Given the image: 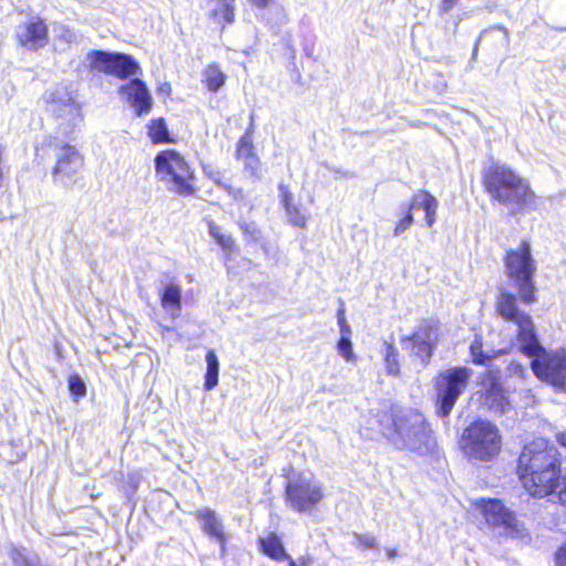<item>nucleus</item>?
Returning <instances> with one entry per match:
<instances>
[{"label": "nucleus", "mask_w": 566, "mask_h": 566, "mask_svg": "<svg viewBox=\"0 0 566 566\" xmlns=\"http://www.w3.org/2000/svg\"><path fill=\"white\" fill-rule=\"evenodd\" d=\"M379 424L382 434L398 449L426 454L436 447L432 430L423 415L416 410L392 407L390 415L381 416Z\"/></svg>", "instance_id": "obj_1"}, {"label": "nucleus", "mask_w": 566, "mask_h": 566, "mask_svg": "<svg viewBox=\"0 0 566 566\" xmlns=\"http://www.w3.org/2000/svg\"><path fill=\"white\" fill-rule=\"evenodd\" d=\"M483 186L491 198L512 216L535 209L536 195L530 182L506 165L493 164L484 170Z\"/></svg>", "instance_id": "obj_2"}, {"label": "nucleus", "mask_w": 566, "mask_h": 566, "mask_svg": "<svg viewBox=\"0 0 566 566\" xmlns=\"http://www.w3.org/2000/svg\"><path fill=\"white\" fill-rule=\"evenodd\" d=\"M497 315L515 325V340L517 350L531 360L544 352L533 317L521 310L517 296L507 291H500L495 301Z\"/></svg>", "instance_id": "obj_3"}, {"label": "nucleus", "mask_w": 566, "mask_h": 566, "mask_svg": "<svg viewBox=\"0 0 566 566\" xmlns=\"http://www.w3.org/2000/svg\"><path fill=\"white\" fill-rule=\"evenodd\" d=\"M504 265L507 276L517 291V301L526 305L535 303L537 301L534 282L536 264L531 244L522 241L517 249H510L504 258Z\"/></svg>", "instance_id": "obj_4"}, {"label": "nucleus", "mask_w": 566, "mask_h": 566, "mask_svg": "<svg viewBox=\"0 0 566 566\" xmlns=\"http://www.w3.org/2000/svg\"><path fill=\"white\" fill-rule=\"evenodd\" d=\"M157 178L167 190L181 197H189L196 192L193 186L195 172L185 158L175 150H164L155 157Z\"/></svg>", "instance_id": "obj_5"}, {"label": "nucleus", "mask_w": 566, "mask_h": 566, "mask_svg": "<svg viewBox=\"0 0 566 566\" xmlns=\"http://www.w3.org/2000/svg\"><path fill=\"white\" fill-rule=\"evenodd\" d=\"M460 444L468 458L490 461L501 450V436L495 424L476 420L463 430Z\"/></svg>", "instance_id": "obj_6"}, {"label": "nucleus", "mask_w": 566, "mask_h": 566, "mask_svg": "<svg viewBox=\"0 0 566 566\" xmlns=\"http://www.w3.org/2000/svg\"><path fill=\"white\" fill-rule=\"evenodd\" d=\"M472 374V369L467 366L451 367L439 373L434 381L439 417L447 418L450 415L457 400L464 392Z\"/></svg>", "instance_id": "obj_7"}, {"label": "nucleus", "mask_w": 566, "mask_h": 566, "mask_svg": "<svg viewBox=\"0 0 566 566\" xmlns=\"http://www.w3.org/2000/svg\"><path fill=\"white\" fill-rule=\"evenodd\" d=\"M48 111L51 112L56 122L59 132L69 136L80 126L83 120L80 105L75 102L66 86L56 85L44 94Z\"/></svg>", "instance_id": "obj_8"}, {"label": "nucleus", "mask_w": 566, "mask_h": 566, "mask_svg": "<svg viewBox=\"0 0 566 566\" xmlns=\"http://www.w3.org/2000/svg\"><path fill=\"white\" fill-rule=\"evenodd\" d=\"M475 507L489 526L503 528L504 534L512 538L525 539L528 537L524 523L501 500L481 497L476 500Z\"/></svg>", "instance_id": "obj_9"}, {"label": "nucleus", "mask_w": 566, "mask_h": 566, "mask_svg": "<svg viewBox=\"0 0 566 566\" xmlns=\"http://www.w3.org/2000/svg\"><path fill=\"white\" fill-rule=\"evenodd\" d=\"M554 444L545 439H536L526 444L520 454L517 471L520 479L545 472L551 469H558L560 460Z\"/></svg>", "instance_id": "obj_10"}, {"label": "nucleus", "mask_w": 566, "mask_h": 566, "mask_svg": "<svg viewBox=\"0 0 566 566\" xmlns=\"http://www.w3.org/2000/svg\"><path fill=\"white\" fill-rule=\"evenodd\" d=\"M86 60L91 70L114 75L119 80H130L142 73L137 60L122 52L93 50L86 54Z\"/></svg>", "instance_id": "obj_11"}, {"label": "nucleus", "mask_w": 566, "mask_h": 566, "mask_svg": "<svg viewBox=\"0 0 566 566\" xmlns=\"http://www.w3.org/2000/svg\"><path fill=\"white\" fill-rule=\"evenodd\" d=\"M55 157L52 178L55 185L70 188L76 182V176L84 165V158L75 146L59 140L51 143Z\"/></svg>", "instance_id": "obj_12"}, {"label": "nucleus", "mask_w": 566, "mask_h": 566, "mask_svg": "<svg viewBox=\"0 0 566 566\" xmlns=\"http://www.w3.org/2000/svg\"><path fill=\"white\" fill-rule=\"evenodd\" d=\"M533 374L543 382L558 390L566 389V350L564 348L547 350L531 360Z\"/></svg>", "instance_id": "obj_13"}, {"label": "nucleus", "mask_w": 566, "mask_h": 566, "mask_svg": "<svg viewBox=\"0 0 566 566\" xmlns=\"http://www.w3.org/2000/svg\"><path fill=\"white\" fill-rule=\"evenodd\" d=\"M323 497L321 483L305 475L292 479L285 485L286 503L296 512H311Z\"/></svg>", "instance_id": "obj_14"}, {"label": "nucleus", "mask_w": 566, "mask_h": 566, "mask_svg": "<svg viewBox=\"0 0 566 566\" xmlns=\"http://www.w3.org/2000/svg\"><path fill=\"white\" fill-rule=\"evenodd\" d=\"M14 39L24 50L38 51L49 43V27L40 15H29L14 27Z\"/></svg>", "instance_id": "obj_15"}, {"label": "nucleus", "mask_w": 566, "mask_h": 566, "mask_svg": "<svg viewBox=\"0 0 566 566\" xmlns=\"http://www.w3.org/2000/svg\"><path fill=\"white\" fill-rule=\"evenodd\" d=\"M437 340V327L430 321H422L412 335L401 338L403 348L409 349L424 365L430 361Z\"/></svg>", "instance_id": "obj_16"}, {"label": "nucleus", "mask_w": 566, "mask_h": 566, "mask_svg": "<svg viewBox=\"0 0 566 566\" xmlns=\"http://www.w3.org/2000/svg\"><path fill=\"white\" fill-rule=\"evenodd\" d=\"M118 95L135 112L136 116L148 114L153 107V97L146 83L136 77L118 87Z\"/></svg>", "instance_id": "obj_17"}, {"label": "nucleus", "mask_w": 566, "mask_h": 566, "mask_svg": "<svg viewBox=\"0 0 566 566\" xmlns=\"http://www.w3.org/2000/svg\"><path fill=\"white\" fill-rule=\"evenodd\" d=\"M563 473L560 464L558 469L546 470L545 472H538L533 475L523 476L521 479L524 489L535 497H545L552 495L554 485L559 480V475Z\"/></svg>", "instance_id": "obj_18"}, {"label": "nucleus", "mask_w": 566, "mask_h": 566, "mask_svg": "<svg viewBox=\"0 0 566 566\" xmlns=\"http://www.w3.org/2000/svg\"><path fill=\"white\" fill-rule=\"evenodd\" d=\"M196 517L201 523L203 533L219 543L220 553L223 556L226 554L227 535L221 518L216 511L209 507L197 510Z\"/></svg>", "instance_id": "obj_19"}, {"label": "nucleus", "mask_w": 566, "mask_h": 566, "mask_svg": "<svg viewBox=\"0 0 566 566\" xmlns=\"http://www.w3.org/2000/svg\"><path fill=\"white\" fill-rule=\"evenodd\" d=\"M181 285L175 280H171L165 284L163 283L161 287L159 289L160 305L167 315L172 319H176L181 315Z\"/></svg>", "instance_id": "obj_20"}, {"label": "nucleus", "mask_w": 566, "mask_h": 566, "mask_svg": "<svg viewBox=\"0 0 566 566\" xmlns=\"http://www.w3.org/2000/svg\"><path fill=\"white\" fill-rule=\"evenodd\" d=\"M235 153L237 159L244 163L245 170H248L251 176L256 177L259 175L260 160L254 153V146L252 139L250 138V132H245L244 135L240 137L237 144Z\"/></svg>", "instance_id": "obj_21"}, {"label": "nucleus", "mask_w": 566, "mask_h": 566, "mask_svg": "<svg viewBox=\"0 0 566 566\" xmlns=\"http://www.w3.org/2000/svg\"><path fill=\"white\" fill-rule=\"evenodd\" d=\"M422 209L424 211L426 223L432 227L436 222L438 200L428 191L420 190L413 195L410 202V210Z\"/></svg>", "instance_id": "obj_22"}, {"label": "nucleus", "mask_w": 566, "mask_h": 566, "mask_svg": "<svg viewBox=\"0 0 566 566\" xmlns=\"http://www.w3.org/2000/svg\"><path fill=\"white\" fill-rule=\"evenodd\" d=\"M259 544L261 552L276 562L287 560L292 558L285 551L281 538L275 533H270L266 537H260Z\"/></svg>", "instance_id": "obj_23"}, {"label": "nucleus", "mask_w": 566, "mask_h": 566, "mask_svg": "<svg viewBox=\"0 0 566 566\" xmlns=\"http://www.w3.org/2000/svg\"><path fill=\"white\" fill-rule=\"evenodd\" d=\"M212 4L210 17L217 23L231 24L234 22L235 0H209Z\"/></svg>", "instance_id": "obj_24"}, {"label": "nucleus", "mask_w": 566, "mask_h": 566, "mask_svg": "<svg viewBox=\"0 0 566 566\" xmlns=\"http://www.w3.org/2000/svg\"><path fill=\"white\" fill-rule=\"evenodd\" d=\"M486 402L495 413L504 415L510 409V402L504 395L503 388L493 381L486 390Z\"/></svg>", "instance_id": "obj_25"}, {"label": "nucleus", "mask_w": 566, "mask_h": 566, "mask_svg": "<svg viewBox=\"0 0 566 566\" xmlns=\"http://www.w3.org/2000/svg\"><path fill=\"white\" fill-rule=\"evenodd\" d=\"M206 374H205V382L203 388L207 391L212 390L218 386L219 382V370L220 364L218 356L213 349H209L206 354Z\"/></svg>", "instance_id": "obj_26"}, {"label": "nucleus", "mask_w": 566, "mask_h": 566, "mask_svg": "<svg viewBox=\"0 0 566 566\" xmlns=\"http://www.w3.org/2000/svg\"><path fill=\"white\" fill-rule=\"evenodd\" d=\"M503 352H492L488 353L483 350V338L481 335H475L473 340L470 344V355L472 357V361L479 366L488 365L493 358L501 355Z\"/></svg>", "instance_id": "obj_27"}, {"label": "nucleus", "mask_w": 566, "mask_h": 566, "mask_svg": "<svg viewBox=\"0 0 566 566\" xmlns=\"http://www.w3.org/2000/svg\"><path fill=\"white\" fill-rule=\"evenodd\" d=\"M208 232L210 237L221 247L227 256L231 255L235 250V242L231 234L223 233L221 228L212 220H207Z\"/></svg>", "instance_id": "obj_28"}, {"label": "nucleus", "mask_w": 566, "mask_h": 566, "mask_svg": "<svg viewBox=\"0 0 566 566\" xmlns=\"http://www.w3.org/2000/svg\"><path fill=\"white\" fill-rule=\"evenodd\" d=\"M203 82L209 92L217 93L226 83L227 75L217 64H209L202 73Z\"/></svg>", "instance_id": "obj_29"}, {"label": "nucleus", "mask_w": 566, "mask_h": 566, "mask_svg": "<svg viewBox=\"0 0 566 566\" xmlns=\"http://www.w3.org/2000/svg\"><path fill=\"white\" fill-rule=\"evenodd\" d=\"M384 348H385L384 356H385V364H386L387 373L389 375L396 376L400 373V365H399V360H398L399 352L394 346V344L388 343V342L384 343Z\"/></svg>", "instance_id": "obj_30"}, {"label": "nucleus", "mask_w": 566, "mask_h": 566, "mask_svg": "<svg viewBox=\"0 0 566 566\" xmlns=\"http://www.w3.org/2000/svg\"><path fill=\"white\" fill-rule=\"evenodd\" d=\"M148 128V134L154 143L158 144L167 140L169 132L163 118L153 119Z\"/></svg>", "instance_id": "obj_31"}, {"label": "nucleus", "mask_w": 566, "mask_h": 566, "mask_svg": "<svg viewBox=\"0 0 566 566\" xmlns=\"http://www.w3.org/2000/svg\"><path fill=\"white\" fill-rule=\"evenodd\" d=\"M67 387L71 396L75 401L86 395V385L82 377L77 374H73L69 377Z\"/></svg>", "instance_id": "obj_32"}, {"label": "nucleus", "mask_w": 566, "mask_h": 566, "mask_svg": "<svg viewBox=\"0 0 566 566\" xmlns=\"http://www.w3.org/2000/svg\"><path fill=\"white\" fill-rule=\"evenodd\" d=\"M554 489L549 501L566 506V467L563 469V473L559 475V480L554 485Z\"/></svg>", "instance_id": "obj_33"}, {"label": "nucleus", "mask_w": 566, "mask_h": 566, "mask_svg": "<svg viewBox=\"0 0 566 566\" xmlns=\"http://www.w3.org/2000/svg\"><path fill=\"white\" fill-rule=\"evenodd\" d=\"M285 209L287 220L291 224L304 228L306 224V217L301 212L297 206L292 205L287 206Z\"/></svg>", "instance_id": "obj_34"}, {"label": "nucleus", "mask_w": 566, "mask_h": 566, "mask_svg": "<svg viewBox=\"0 0 566 566\" xmlns=\"http://www.w3.org/2000/svg\"><path fill=\"white\" fill-rule=\"evenodd\" d=\"M337 352L347 361L354 358L353 343L350 336H340L337 342Z\"/></svg>", "instance_id": "obj_35"}, {"label": "nucleus", "mask_w": 566, "mask_h": 566, "mask_svg": "<svg viewBox=\"0 0 566 566\" xmlns=\"http://www.w3.org/2000/svg\"><path fill=\"white\" fill-rule=\"evenodd\" d=\"M238 224H239L240 230L242 231V233L245 235V238L248 240H252V241L259 240L260 230L258 229L255 222L240 220Z\"/></svg>", "instance_id": "obj_36"}, {"label": "nucleus", "mask_w": 566, "mask_h": 566, "mask_svg": "<svg viewBox=\"0 0 566 566\" xmlns=\"http://www.w3.org/2000/svg\"><path fill=\"white\" fill-rule=\"evenodd\" d=\"M412 223H413V216H412V210H410V205H409L408 206V211L405 213V216L396 224V227L394 229V235L395 237L401 235L407 229L410 228V226Z\"/></svg>", "instance_id": "obj_37"}, {"label": "nucleus", "mask_w": 566, "mask_h": 566, "mask_svg": "<svg viewBox=\"0 0 566 566\" xmlns=\"http://www.w3.org/2000/svg\"><path fill=\"white\" fill-rule=\"evenodd\" d=\"M354 536H355L358 545L365 549H374L377 547L376 537L370 533H363V534L355 533Z\"/></svg>", "instance_id": "obj_38"}, {"label": "nucleus", "mask_w": 566, "mask_h": 566, "mask_svg": "<svg viewBox=\"0 0 566 566\" xmlns=\"http://www.w3.org/2000/svg\"><path fill=\"white\" fill-rule=\"evenodd\" d=\"M526 374H527L526 367L518 361H511L506 366V375L510 377H515V378L522 379L525 377Z\"/></svg>", "instance_id": "obj_39"}, {"label": "nucleus", "mask_w": 566, "mask_h": 566, "mask_svg": "<svg viewBox=\"0 0 566 566\" xmlns=\"http://www.w3.org/2000/svg\"><path fill=\"white\" fill-rule=\"evenodd\" d=\"M140 482V474L138 472H129L126 478V484L129 488V490L126 491L127 496H129V493L134 494Z\"/></svg>", "instance_id": "obj_40"}, {"label": "nucleus", "mask_w": 566, "mask_h": 566, "mask_svg": "<svg viewBox=\"0 0 566 566\" xmlns=\"http://www.w3.org/2000/svg\"><path fill=\"white\" fill-rule=\"evenodd\" d=\"M59 38L65 41L66 43H75L78 41L77 34L72 29L65 25L60 28Z\"/></svg>", "instance_id": "obj_41"}, {"label": "nucleus", "mask_w": 566, "mask_h": 566, "mask_svg": "<svg viewBox=\"0 0 566 566\" xmlns=\"http://www.w3.org/2000/svg\"><path fill=\"white\" fill-rule=\"evenodd\" d=\"M203 172L219 188L224 184L222 180V174L219 170L213 169L211 166L203 167Z\"/></svg>", "instance_id": "obj_42"}, {"label": "nucleus", "mask_w": 566, "mask_h": 566, "mask_svg": "<svg viewBox=\"0 0 566 566\" xmlns=\"http://www.w3.org/2000/svg\"><path fill=\"white\" fill-rule=\"evenodd\" d=\"M279 190H280V192H281V201H282V203H283V206H284V208H286L287 206H292V205H294V203H293V195H292V192L287 189V187H286V186H284V185H282V184H281V185L279 186Z\"/></svg>", "instance_id": "obj_43"}, {"label": "nucleus", "mask_w": 566, "mask_h": 566, "mask_svg": "<svg viewBox=\"0 0 566 566\" xmlns=\"http://www.w3.org/2000/svg\"><path fill=\"white\" fill-rule=\"evenodd\" d=\"M220 188L223 189L233 199L242 198V189L241 188H235L227 182H224Z\"/></svg>", "instance_id": "obj_44"}, {"label": "nucleus", "mask_w": 566, "mask_h": 566, "mask_svg": "<svg viewBox=\"0 0 566 566\" xmlns=\"http://www.w3.org/2000/svg\"><path fill=\"white\" fill-rule=\"evenodd\" d=\"M556 564L557 566H566V544L556 553Z\"/></svg>", "instance_id": "obj_45"}, {"label": "nucleus", "mask_w": 566, "mask_h": 566, "mask_svg": "<svg viewBox=\"0 0 566 566\" xmlns=\"http://www.w3.org/2000/svg\"><path fill=\"white\" fill-rule=\"evenodd\" d=\"M275 10H276V12L279 14V21L275 24L272 25L273 28L276 27V25L280 27V25L285 24L287 22V15H286L284 9L282 7L277 6V7H275Z\"/></svg>", "instance_id": "obj_46"}, {"label": "nucleus", "mask_w": 566, "mask_h": 566, "mask_svg": "<svg viewBox=\"0 0 566 566\" xmlns=\"http://www.w3.org/2000/svg\"><path fill=\"white\" fill-rule=\"evenodd\" d=\"M339 326L340 336H352V328L347 321L337 322Z\"/></svg>", "instance_id": "obj_47"}, {"label": "nucleus", "mask_w": 566, "mask_h": 566, "mask_svg": "<svg viewBox=\"0 0 566 566\" xmlns=\"http://www.w3.org/2000/svg\"><path fill=\"white\" fill-rule=\"evenodd\" d=\"M458 1L459 0H442L441 10L443 12L451 11Z\"/></svg>", "instance_id": "obj_48"}, {"label": "nucleus", "mask_w": 566, "mask_h": 566, "mask_svg": "<svg viewBox=\"0 0 566 566\" xmlns=\"http://www.w3.org/2000/svg\"><path fill=\"white\" fill-rule=\"evenodd\" d=\"M447 90V82L442 76H438V83L436 85V91L438 93H443Z\"/></svg>", "instance_id": "obj_49"}, {"label": "nucleus", "mask_w": 566, "mask_h": 566, "mask_svg": "<svg viewBox=\"0 0 566 566\" xmlns=\"http://www.w3.org/2000/svg\"><path fill=\"white\" fill-rule=\"evenodd\" d=\"M249 2L256 8H266L271 4L272 0H249Z\"/></svg>", "instance_id": "obj_50"}, {"label": "nucleus", "mask_w": 566, "mask_h": 566, "mask_svg": "<svg viewBox=\"0 0 566 566\" xmlns=\"http://www.w3.org/2000/svg\"><path fill=\"white\" fill-rule=\"evenodd\" d=\"M493 28L500 30V32H503L505 40L507 42L510 41V31L506 27H504L502 24H495Z\"/></svg>", "instance_id": "obj_51"}, {"label": "nucleus", "mask_w": 566, "mask_h": 566, "mask_svg": "<svg viewBox=\"0 0 566 566\" xmlns=\"http://www.w3.org/2000/svg\"><path fill=\"white\" fill-rule=\"evenodd\" d=\"M336 316H337V322L346 319V317H345V307H344L343 303L340 304V307L338 308Z\"/></svg>", "instance_id": "obj_52"}, {"label": "nucleus", "mask_w": 566, "mask_h": 566, "mask_svg": "<svg viewBox=\"0 0 566 566\" xmlns=\"http://www.w3.org/2000/svg\"><path fill=\"white\" fill-rule=\"evenodd\" d=\"M556 437H557V441H558L563 447H566V431H565V432H560V433H558Z\"/></svg>", "instance_id": "obj_53"}, {"label": "nucleus", "mask_w": 566, "mask_h": 566, "mask_svg": "<svg viewBox=\"0 0 566 566\" xmlns=\"http://www.w3.org/2000/svg\"><path fill=\"white\" fill-rule=\"evenodd\" d=\"M253 122H254V114H251L250 116V125L247 129V132H250V138L252 139V134L254 132V125H253Z\"/></svg>", "instance_id": "obj_54"}, {"label": "nucleus", "mask_w": 566, "mask_h": 566, "mask_svg": "<svg viewBox=\"0 0 566 566\" xmlns=\"http://www.w3.org/2000/svg\"><path fill=\"white\" fill-rule=\"evenodd\" d=\"M481 36L475 41L473 51H472V59L475 60L478 56V50H479V43H480Z\"/></svg>", "instance_id": "obj_55"}, {"label": "nucleus", "mask_w": 566, "mask_h": 566, "mask_svg": "<svg viewBox=\"0 0 566 566\" xmlns=\"http://www.w3.org/2000/svg\"><path fill=\"white\" fill-rule=\"evenodd\" d=\"M387 556L389 559H392L397 556V549L395 548H388L387 549Z\"/></svg>", "instance_id": "obj_56"}, {"label": "nucleus", "mask_w": 566, "mask_h": 566, "mask_svg": "<svg viewBox=\"0 0 566 566\" xmlns=\"http://www.w3.org/2000/svg\"><path fill=\"white\" fill-rule=\"evenodd\" d=\"M287 566H297L295 559L289 558Z\"/></svg>", "instance_id": "obj_57"}, {"label": "nucleus", "mask_w": 566, "mask_h": 566, "mask_svg": "<svg viewBox=\"0 0 566 566\" xmlns=\"http://www.w3.org/2000/svg\"><path fill=\"white\" fill-rule=\"evenodd\" d=\"M412 127H418L420 125V122H416V123H411L410 124Z\"/></svg>", "instance_id": "obj_58"}, {"label": "nucleus", "mask_w": 566, "mask_h": 566, "mask_svg": "<svg viewBox=\"0 0 566 566\" xmlns=\"http://www.w3.org/2000/svg\"><path fill=\"white\" fill-rule=\"evenodd\" d=\"M560 31H566V28L560 29Z\"/></svg>", "instance_id": "obj_59"}]
</instances>
